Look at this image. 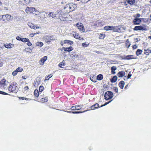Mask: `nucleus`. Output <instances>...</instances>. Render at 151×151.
Returning a JSON list of instances; mask_svg holds the SVG:
<instances>
[{"label":"nucleus","instance_id":"1a4fd4ad","mask_svg":"<svg viewBox=\"0 0 151 151\" xmlns=\"http://www.w3.org/2000/svg\"><path fill=\"white\" fill-rule=\"evenodd\" d=\"M141 22L140 19L136 18L134 19L133 21V23L134 25L139 24Z\"/></svg>","mask_w":151,"mask_h":151},{"label":"nucleus","instance_id":"c03bdc74","mask_svg":"<svg viewBox=\"0 0 151 151\" xmlns=\"http://www.w3.org/2000/svg\"><path fill=\"white\" fill-rule=\"evenodd\" d=\"M113 90L116 93L118 92V89L117 87H114L113 88Z\"/></svg>","mask_w":151,"mask_h":151},{"label":"nucleus","instance_id":"338daca9","mask_svg":"<svg viewBox=\"0 0 151 151\" xmlns=\"http://www.w3.org/2000/svg\"><path fill=\"white\" fill-rule=\"evenodd\" d=\"M22 78L23 79H26V78H25V76H23L22 77Z\"/></svg>","mask_w":151,"mask_h":151},{"label":"nucleus","instance_id":"5fc2aeb1","mask_svg":"<svg viewBox=\"0 0 151 151\" xmlns=\"http://www.w3.org/2000/svg\"><path fill=\"white\" fill-rule=\"evenodd\" d=\"M24 89L26 90H28L29 88L28 86H26L24 87Z\"/></svg>","mask_w":151,"mask_h":151},{"label":"nucleus","instance_id":"49530a36","mask_svg":"<svg viewBox=\"0 0 151 151\" xmlns=\"http://www.w3.org/2000/svg\"><path fill=\"white\" fill-rule=\"evenodd\" d=\"M27 45L28 46H30L32 45V43L30 42L29 40V41H27Z\"/></svg>","mask_w":151,"mask_h":151},{"label":"nucleus","instance_id":"4c0bfd02","mask_svg":"<svg viewBox=\"0 0 151 151\" xmlns=\"http://www.w3.org/2000/svg\"><path fill=\"white\" fill-rule=\"evenodd\" d=\"M16 70L17 72H21L22 71L23 69L21 68L18 67L16 69Z\"/></svg>","mask_w":151,"mask_h":151},{"label":"nucleus","instance_id":"c756f323","mask_svg":"<svg viewBox=\"0 0 151 151\" xmlns=\"http://www.w3.org/2000/svg\"><path fill=\"white\" fill-rule=\"evenodd\" d=\"M39 92L37 90H35L34 92V94L35 96L36 97H38L39 96Z\"/></svg>","mask_w":151,"mask_h":151},{"label":"nucleus","instance_id":"58836bf2","mask_svg":"<svg viewBox=\"0 0 151 151\" xmlns=\"http://www.w3.org/2000/svg\"><path fill=\"white\" fill-rule=\"evenodd\" d=\"M42 101H44L45 102H46L47 101V97H45V98H42Z\"/></svg>","mask_w":151,"mask_h":151},{"label":"nucleus","instance_id":"a878e982","mask_svg":"<svg viewBox=\"0 0 151 151\" xmlns=\"http://www.w3.org/2000/svg\"><path fill=\"white\" fill-rule=\"evenodd\" d=\"M64 60H63L62 62H60L59 64L58 65L59 67H60L61 68H63V67L65 66V63H63V61Z\"/></svg>","mask_w":151,"mask_h":151},{"label":"nucleus","instance_id":"412c9836","mask_svg":"<svg viewBox=\"0 0 151 151\" xmlns=\"http://www.w3.org/2000/svg\"><path fill=\"white\" fill-rule=\"evenodd\" d=\"M127 1L128 4L130 5H132L135 3V0H128Z\"/></svg>","mask_w":151,"mask_h":151},{"label":"nucleus","instance_id":"69168bd1","mask_svg":"<svg viewBox=\"0 0 151 151\" xmlns=\"http://www.w3.org/2000/svg\"><path fill=\"white\" fill-rule=\"evenodd\" d=\"M128 87V85H126L125 87V89H127V87Z\"/></svg>","mask_w":151,"mask_h":151},{"label":"nucleus","instance_id":"72a5a7b5","mask_svg":"<svg viewBox=\"0 0 151 151\" xmlns=\"http://www.w3.org/2000/svg\"><path fill=\"white\" fill-rule=\"evenodd\" d=\"M21 41L23 42H26L29 41V40L26 38H22Z\"/></svg>","mask_w":151,"mask_h":151},{"label":"nucleus","instance_id":"39448f33","mask_svg":"<svg viewBox=\"0 0 151 151\" xmlns=\"http://www.w3.org/2000/svg\"><path fill=\"white\" fill-rule=\"evenodd\" d=\"M57 12L59 13L58 17L61 20L63 21L66 20L65 18L64 17L65 15L63 12L61 11H58Z\"/></svg>","mask_w":151,"mask_h":151},{"label":"nucleus","instance_id":"774afa93","mask_svg":"<svg viewBox=\"0 0 151 151\" xmlns=\"http://www.w3.org/2000/svg\"><path fill=\"white\" fill-rule=\"evenodd\" d=\"M105 106L104 105V104H103V105H101L100 106V107H103V106Z\"/></svg>","mask_w":151,"mask_h":151},{"label":"nucleus","instance_id":"ddd939ff","mask_svg":"<svg viewBox=\"0 0 151 151\" xmlns=\"http://www.w3.org/2000/svg\"><path fill=\"white\" fill-rule=\"evenodd\" d=\"M47 14L48 12H43L40 13V17L41 18H45L46 17L45 14Z\"/></svg>","mask_w":151,"mask_h":151},{"label":"nucleus","instance_id":"8fccbe9b","mask_svg":"<svg viewBox=\"0 0 151 151\" xmlns=\"http://www.w3.org/2000/svg\"><path fill=\"white\" fill-rule=\"evenodd\" d=\"M22 38L21 37H20L19 36H17L16 37V39L17 40H21V41Z\"/></svg>","mask_w":151,"mask_h":151},{"label":"nucleus","instance_id":"bb28decb","mask_svg":"<svg viewBox=\"0 0 151 151\" xmlns=\"http://www.w3.org/2000/svg\"><path fill=\"white\" fill-rule=\"evenodd\" d=\"M43 44L42 42H37L36 43V45L37 46H39L40 47H41L43 45Z\"/></svg>","mask_w":151,"mask_h":151},{"label":"nucleus","instance_id":"de8ad7c7","mask_svg":"<svg viewBox=\"0 0 151 151\" xmlns=\"http://www.w3.org/2000/svg\"><path fill=\"white\" fill-rule=\"evenodd\" d=\"M94 106H95V107H96V109L98 108L99 106V104L97 103H96V104H94Z\"/></svg>","mask_w":151,"mask_h":151},{"label":"nucleus","instance_id":"a211bd4d","mask_svg":"<svg viewBox=\"0 0 151 151\" xmlns=\"http://www.w3.org/2000/svg\"><path fill=\"white\" fill-rule=\"evenodd\" d=\"M63 42L64 44L68 43L70 45L72 44L73 43V42L69 40H65L63 41Z\"/></svg>","mask_w":151,"mask_h":151},{"label":"nucleus","instance_id":"4be33fe9","mask_svg":"<svg viewBox=\"0 0 151 151\" xmlns=\"http://www.w3.org/2000/svg\"><path fill=\"white\" fill-rule=\"evenodd\" d=\"M103 75L100 74L97 76L96 79L98 80H101L103 79Z\"/></svg>","mask_w":151,"mask_h":151},{"label":"nucleus","instance_id":"473e14b6","mask_svg":"<svg viewBox=\"0 0 151 151\" xmlns=\"http://www.w3.org/2000/svg\"><path fill=\"white\" fill-rule=\"evenodd\" d=\"M12 45V44H5L4 46L5 47L7 48H10L12 47L11 46Z\"/></svg>","mask_w":151,"mask_h":151},{"label":"nucleus","instance_id":"a19ab883","mask_svg":"<svg viewBox=\"0 0 151 151\" xmlns=\"http://www.w3.org/2000/svg\"><path fill=\"white\" fill-rule=\"evenodd\" d=\"M105 37V34H101L100 36V39H103Z\"/></svg>","mask_w":151,"mask_h":151},{"label":"nucleus","instance_id":"6e6d98bb","mask_svg":"<svg viewBox=\"0 0 151 151\" xmlns=\"http://www.w3.org/2000/svg\"><path fill=\"white\" fill-rule=\"evenodd\" d=\"M81 24H82L81 23H80V24L79 23H77L76 24V26L78 28L79 27V26H80V25H81Z\"/></svg>","mask_w":151,"mask_h":151},{"label":"nucleus","instance_id":"e433bc0d","mask_svg":"<svg viewBox=\"0 0 151 151\" xmlns=\"http://www.w3.org/2000/svg\"><path fill=\"white\" fill-rule=\"evenodd\" d=\"M52 75L51 74L49 75L48 76H47V77H46L45 80V81L46 80H49L50 78L52 77Z\"/></svg>","mask_w":151,"mask_h":151},{"label":"nucleus","instance_id":"3c124183","mask_svg":"<svg viewBox=\"0 0 151 151\" xmlns=\"http://www.w3.org/2000/svg\"><path fill=\"white\" fill-rule=\"evenodd\" d=\"M112 100H111V101H109V102H106L104 104V105L105 106H106V105H107V104H109V103H110L112 101Z\"/></svg>","mask_w":151,"mask_h":151},{"label":"nucleus","instance_id":"2f4dec72","mask_svg":"<svg viewBox=\"0 0 151 151\" xmlns=\"http://www.w3.org/2000/svg\"><path fill=\"white\" fill-rule=\"evenodd\" d=\"M56 14H54L52 12H50L49 14L48 15L50 17H51L52 18L55 17H56Z\"/></svg>","mask_w":151,"mask_h":151},{"label":"nucleus","instance_id":"9b49d317","mask_svg":"<svg viewBox=\"0 0 151 151\" xmlns=\"http://www.w3.org/2000/svg\"><path fill=\"white\" fill-rule=\"evenodd\" d=\"M144 30V27L141 26H135L134 28V30L135 31Z\"/></svg>","mask_w":151,"mask_h":151},{"label":"nucleus","instance_id":"0eeeda50","mask_svg":"<svg viewBox=\"0 0 151 151\" xmlns=\"http://www.w3.org/2000/svg\"><path fill=\"white\" fill-rule=\"evenodd\" d=\"M82 107V105H77L72 106L70 109L71 110H77L80 109Z\"/></svg>","mask_w":151,"mask_h":151},{"label":"nucleus","instance_id":"7ed1b4c3","mask_svg":"<svg viewBox=\"0 0 151 151\" xmlns=\"http://www.w3.org/2000/svg\"><path fill=\"white\" fill-rule=\"evenodd\" d=\"M113 93L111 91H107L105 93L104 97L105 99L106 100H108L111 99L113 97Z\"/></svg>","mask_w":151,"mask_h":151},{"label":"nucleus","instance_id":"7c9ffc66","mask_svg":"<svg viewBox=\"0 0 151 151\" xmlns=\"http://www.w3.org/2000/svg\"><path fill=\"white\" fill-rule=\"evenodd\" d=\"M126 46L127 47L129 48L130 45V43L129 42V40L128 39H127L126 42Z\"/></svg>","mask_w":151,"mask_h":151},{"label":"nucleus","instance_id":"4d7b16f0","mask_svg":"<svg viewBox=\"0 0 151 151\" xmlns=\"http://www.w3.org/2000/svg\"><path fill=\"white\" fill-rule=\"evenodd\" d=\"M140 14H136V18H138L140 17Z\"/></svg>","mask_w":151,"mask_h":151},{"label":"nucleus","instance_id":"e2e57ef3","mask_svg":"<svg viewBox=\"0 0 151 151\" xmlns=\"http://www.w3.org/2000/svg\"><path fill=\"white\" fill-rule=\"evenodd\" d=\"M26 99V98H24L23 97H21V98H20L21 99H22V100H24V99Z\"/></svg>","mask_w":151,"mask_h":151},{"label":"nucleus","instance_id":"ea45409f","mask_svg":"<svg viewBox=\"0 0 151 151\" xmlns=\"http://www.w3.org/2000/svg\"><path fill=\"white\" fill-rule=\"evenodd\" d=\"M44 89V87L43 86H41L39 88V91L40 92H42Z\"/></svg>","mask_w":151,"mask_h":151},{"label":"nucleus","instance_id":"f704fd0d","mask_svg":"<svg viewBox=\"0 0 151 151\" xmlns=\"http://www.w3.org/2000/svg\"><path fill=\"white\" fill-rule=\"evenodd\" d=\"M87 110L85 111H73L72 112L73 114H79L80 113H83L87 111Z\"/></svg>","mask_w":151,"mask_h":151},{"label":"nucleus","instance_id":"2eb2a0df","mask_svg":"<svg viewBox=\"0 0 151 151\" xmlns=\"http://www.w3.org/2000/svg\"><path fill=\"white\" fill-rule=\"evenodd\" d=\"M125 73L124 71H119L117 75L119 77H122L125 75Z\"/></svg>","mask_w":151,"mask_h":151},{"label":"nucleus","instance_id":"680f3d73","mask_svg":"<svg viewBox=\"0 0 151 151\" xmlns=\"http://www.w3.org/2000/svg\"><path fill=\"white\" fill-rule=\"evenodd\" d=\"M63 44H64V42L63 43L62 41H61L60 42V44L61 45L63 46Z\"/></svg>","mask_w":151,"mask_h":151},{"label":"nucleus","instance_id":"4468645a","mask_svg":"<svg viewBox=\"0 0 151 151\" xmlns=\"http://www.w3.org/2000/svg\"><path fill=\"white\" fill-rule=\"evenodd\" d=\"M63 49L64 51L69 52L73 50V48L72 47L70 46L68 47H63Z\"/></svg>","mask_w":151,"mask_h":151},{"label":"nucleus","instance_id":"37998d69","mask_svg":"<svg viewBox=\"0 0 151 151\" xmlns=\"http://www.w3.org/2000/svg\"><path fill=\"white\" fill-rule=\"evenodd\" d=\"M0 93L1 94H2L5 95H8V93H6L5 92H4L1 91H0Z\"/></svg>","mask_w":151,"mask_h":151},{"label":"nucleus","instance_id":"13d9d810","mask_svg":"<svg viewBox=\"0 0 151 151\" xmlns=\"http://www.w3.org/2000/svg\"><path fill=\"white\" fill-rule=\"evenodd\" d=\"M96 23H98L99 24H101V21H97Z\"/></svg>","mask_w":151,"mask_h":151},{"label":"nucleus","instance_id":"c85d7f7f","mask_svg":"<svg viewBox=\"0 0 151 151\" xmlns=\"http://www.w3.org/2000/svg\"><path fill=\"white\" fill-rule=\"evenodd\" d=\"M90 79L92 81L94 82H96L97 79L96 77L93 76L92 78L90 77Z\"/></svg>","mask_w":151,"mask_h":151},{"label":"nucleus","instance_id":"f03ea898","mask_svg":"<svg viewBox=\"0 0 151 151\" xmlns=\"http://www.w3.org/2000/svg\"><path fill=\"white\" fill-rule=\"evenodd\" d=\"M9 82L6 79L4 78L0 82V88L7 90Z\"/></svg>","mask_w":151,"mask_h":151},{"label":"nucleus","instance_id":"393cba45","mask_svg":"<svg viewBox=\"0 0 151 151\" xmlns=\"http://www.w3.org/2000/svg\"><path fill=\"white\" fill-rule=\"evenodd\" d=\"M47 59V57L45 56L44 57L42 58L41 59L40 61L42 62V64L44 63L45 62Z\"/></svg>","mask_w":151,"mask_h":151},{"label":"nucleus","instance_id":"dca6fc26","mask_svg":"<svg viewBox=\"0 0 151 151\" xmlns=\"http://www.w3.org/2000/svg\"><path fill=\"white\" fill-rule=\"evenodd\" d=\"M78 28L81 32H85V29L84 28V27L82 24L80 25V26H79Z\"/></svg>","mask_w":151,"mask_h":151},{"label":"nucleus","instance_id":"f257e3e1","mask_svg":"<svg viewBox=\"0 0 151 151\" xmlns=\"http://www.w3.org/2000/svg\"><path fill=\"white\" fill-rule=\"evenodd\" d=\"M17 85V84L15 82L12 83L9 87V91L10 92L17 93L18 90Z\"/></svg>","mask_w":151,"mask_h":151},{"label":"nucleus","instance_id":"052dcab7","mask_svg":"<svg viewBox=\"0 0 151 151\" xmlns=\"http://www.w3.org/2000/svg\"><path fill=\"white\" fill-rule=\"evenodd\" d=\"M30 35V36L31 37H33L34 35H33V33H32Z\"/></svg>","mask_w":151,"mask_h":151},{"label":"nucleus","instance_id":"423d86ee","mask_svg":"<svg viewBox=\"0 0 151 151\" xmlns=\"http://www.w3.org/2000/svg\"><path fill=\"white\" fill-rule=\"evenodd\" d=\"M125 29L122 27L119 26L118 27H115L114 31L119 32H123Z\"/></svg>","mask_w":151,"mask_h":151},{"label":"nucleus","instance_id":"5701e85b","mask_svg":"<svg viewBox=\"0 0 151 151\" xmlns=\"http://www.w3.org/2000/svg\"><path fill=\"white\" fill-rule=\"evenodd\" d=\"M142 50L138 49L136 51V54L137 56H138L142 54Z\"/></svg>","mask_w":151,"mask_h":151},{"label":"nucleus","instance_id":"0e129e2a","mask_svg":"<svg viewBox=\"0 0 151 151\" xmlns=\"http://www.w3.org/2000/svg\"><path fill=\"white\" fill-rule=\"evenodd\" d=\"M74 56L75 57H76V58H77V57H78V55H77L75 54V55H74Z\"/></svg>","mask_w":151,"mask_h":151},{"label":"nucleus","instance_id":"cd10ccee","mask_svg":"<svg viewBox=\"0 0 151 151\" xmlns=\"http://www.w3.org/2000/svg\"><path fill=\"white\" fill-rule=\"evenodd\" d=\"M74 35V37L76 39H81V37H80L78 35V34H75L74 35V34H73Z\"/></svg>","mask_w":151,"mask_h":151},{"label":"nucleus","instance_id":"6ab92c4d","mask_svg":"<svg viewBox=\"0 0 151 151\" xmlns=\"http://www.w3.org/2000/svg\"><path fill=\"white\" fill-rule=\"evenodd\" d=\"M116 69V68L115 66H113L111 67V73L113 74H115L116 73L114 71Z\"/></svg>","mask_w":151,"mask_h":151},{"label":"nucleus","instance_id":"f3484780","mask_svg":"<svg viewBox=\"0 0 151 151\" xmlns=\"http://www.w3.org/2000/svg\"><path fill=\"white\" fill-rule=\"evenodd\" d=\"M124 85V82L123 81H121L119 83V87L121 89H123Z\"/></svg>","mask_w":151,"mask_h":151},{"label":"nucleus","instance_id":"79ce46f5","mask_svg":"<svg viewBox=\"0 0 151 151\" xmlns=\"http://www.w3.org/2000/svg\"><path fill=\"white\" fill-rule=\"evenodd\" d=\"M17 72L16 70L15 71H14L12 73V74L13 76H15L17 74Z\"/></svg>","mask_w":151,"mask_h":151},{"label":"nucleus","instance_id":"20e7f679","mask_svg":"<svg viewBox=\"0 0 151 151\" xmlns=\"http://www.w3.org/2000/svg\"><path fill=\"white\" fill-rule=\"evenodd\" d=\"M2 18L4 21L7 20V21L9 22L11 21L13 19V17L9 14H6L3 15Z\"/></svg>","mask_w":151,"mask_h":151},{"label":"nucleus","instance_id":"bf43d9fd","mask_svg":"<svg viewBox=\"0 0 151 151\" xmlns=\"http://www.w3.org/2000/svg\"><path fill=\"white\" fill-rule=\"evenodd\" d=\"M66 112L69 113H72V112H73V111H66Z\"/></svg>","mask_w":151,"mask_h":151},{"label":"nucleus","instance_id":"a18cd8bd","mask_svg":"<svg viewBox=\"0 0 151 151\" xmlns=\"http://www.w3.org/2000/svg\"><path fill=\"white\" fill-rule=\"evenodd\" d=\"M131 76H132V74H131V72H130L127 76V78L129 79V78H131Z\"/></svg>","mask_w":151,"mask_h":151},{"label":"nucleus","instance_id":"c9c22d12","mask_svg":"<svg viewBox=\"0 0 151 151\" xmlns=\"http://www.w3.org/2000/svg\"><path fill=\"white\" fill-rule=\"evenodd\" d=\"M71 7L69 5V4H67L65 7H64V9H69L70 10L71 9Z\"/></svg>","mask_w":151,"mask_h":151},{"label":"nucleus","instance_id":"aec40b11","mask_svg":"<svg viewBox=\"0 0 151 151\" xmlns=\"http://www.w3.org/2000/svg\"><path fill=\"white\" fill-rule=\"evenodd\" d=\"M117 77L116 76H114L111 80L112 83L115 82L117 80Z\"/></svg>","mask_w":151,"mask_h":151},{"label":"nucleus","instance_id":"09e8293b","mask_svg":"<svg viewBox=\"0 0 151 151\" xmlns=\"http://www.w3.org/2000/svg\"><path fill=\"white\" fill-rule=\"evenodd\" d=\"M91 110H94L96 109V107L95 106H94V105H93L91 106Z\"/></svg>","mask_w":151,"mask_h":151},{"label":"nucleus","instance_id":"603ef678","mask_svg":"<svg viewBox=\"0 0 151 151\" xmlns=\"http://www.w3.org/2000/svg\"><path fill=\"white\" fill-rule=\"evenodd\" d=\"M137 46L136 45H134L133 46V49H136L137 48Z\"/></svg>","mask_w":151,"mask_h":151},{"label":"nucleus","instance_id":"f8f14e48","mask_svg":"<svg viewBox=\"0 0 151 151\" xmlns=\"http://www.w3.org/2000/svg\"><path fill=\"white\" fill-rule=\"evenodd\" d=\"M134 55H128L122 58L123 59L125 60H129L130 59H135L133 58Z\"/></svg>","mask_w":151,"mask_h":151},{"label":"nucleus","instance_id":"864d4df0","mask_svg":"<svg viewBox=\"0 0 151 151\" xmlns=\"http://www.w3.org/2000/svg\"><path fill=\"white\" fill-rule=\"evenodd\" d=\"M87 45L86 44H85V43H83L82 44V46L84 47H87Z\"/></svg>","mask_w":151,"mask_h":151},{"label":"nucleus","instance_id":"b1692460","mask_svg":"<svg viewBox=\"0 0 151 151\" xmlns=\"http://www.w3.org/2000/svg\"><path fill=\"white\" fill-rule=\"evenodd\" d=\"M31 28H33L35 29V25L31 23H28L27 24Z\"/></svg>","mask_w":151,"mask_h":151},{"label":"nucleus","instance_id":"6e6552de","mask_svg":"<svg viewBox=\"0 0 151 151\" xmlns=\"http://www.w3.org/2000/svg\"><path fill=\"white\" fill-rule=\"evenodd\" d=\"M26 12L28 13H33L35 11V9L33 7H27L25 10Z\"/></svg>","mask_w":151,"mask_h":151},{"label":"nucleus","instance_id":"9d476101","mask_svg":"<svg viewBox=\"0 0 151 151\" xmlns=\"http://www.w3.org/2000/svg\"><path fill=\"white\" fill-rule=\"evenodd\" d=\"M104 29L106 30H114V31L115 27L113 26H106L104 27Z\"/></svg>","mask_w":151,"mask_h":151}]
</instances>
